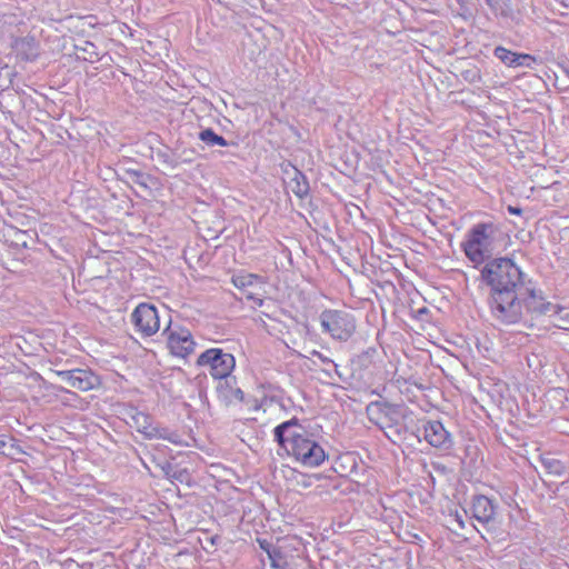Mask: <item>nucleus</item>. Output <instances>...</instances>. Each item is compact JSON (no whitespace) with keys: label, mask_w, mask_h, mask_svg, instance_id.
<instances>
[{"label":"nucleus","mask_w":569,"mask_h":569,"mask_svg":"<svg viewBox=\"0 0 569 569\" xmlns=\"http://www.w3.org/2000/svg\"><path fill=\"white\" fill-rule=\"evenodd\" d=\"M523 273L508 258L488 262L481 270V278L490 287V293H520L523 289Z\"/></svg>","instance_id":"1"},{"label":"nucleus","mask_w":569,"mask_h":569,"mask_svg":"<svg viewBox=\"0 0 569 569\" xmlns=\"http://www.w3.org/2000/svg\"><path fill=\"white\" fill-rule=\"evenodd\" d=\"M499 230L491 222L475 224L467 233L462 248L467 258L481 264L490 258L498 246Z\"/></svg>","instance_id":"2"},{"label":"nucleus","mask_w":569,"mask_h":569,"mask_svg":"<svg viewBox=\"0 0 569 569\" xmlns=\"http://www.w3.org/2000/svg\"><path fill=\"white\" fill-rule=\"evenodd\" d=\"M522 292L490 293L489 307L492 317L502 325L527 322Z\"/></svg>","instance_id":"3"},{"label":"nucleus","mask_w":569,"mask_h":569,"mask_svg":"<svg viewBox=\"0 0 569 569\" xmlns=\"http://www.w3.org/2000/svg\"><path fill=\"white\" fill-rule=\"evenodd\" d=\"M387 376L382 355L378 349L369 348L358 356V380L362 381L365 389L377 392Z\"/></svg>","instance_id":"4"},{"label":"nucleus","mask_w":569,"mask_h":569,"mask_svg":"<svg viewBox=\"0 0 569 569\" xmlns=\"http://www.w3.org/2000/svg\"><path fill=\"white\" fill-rule=\"evenodd\" d=\"M289 455L296 458L306 467H318L325 459L323 448L317 443L306 431L302 437L293 441L292 446L287 450Z\"/></svg>","instance_id":"5"},{"label":"nucleus","mask_w":569,"mask_h":569,"mask_svg":"<svg viewBox=\"0 0 569 569\" xmlns=\"http://www.w3.org/2000/svg\"><path fill=\"white\" fill-rule=\"evenodd\" d=\"M197 365L209 367V372L214 379H224L230 376L236 366L234 357L222 349L212 348L202 352Z\"/></svg>","instance_id":"6"},{"label":"nucleus","mask_w":569,"mask_h":569,"mask_svg":"<svg viewBox=\"0 0 569 569\" xmlns=\"http://www.w3.org/2000/svg\"><path fill=\"white\" fill-rule=\"evenodd\" d=\"M130 418L131 425L147 439H163L173 445L181 443V438L176 431H171L166 427L154 425L152 417L148 413L136 410L133 413H131Z\"/></svg>","instance_id":"7"},{"label":"nucleus","mask_w":569,"mask_h":569,"mask_svg":"<svg viewBox=\"0 0 569 569\" xmlns=\"http://www.w3.org/2000/svg\"><path fill=\"white\" fill-rule=\"evenodd\" d=\"M320 323L323 331L339 340H347L355 329L352 316L340 310H325Z\"/></svg>","instance_id":"8"},{"label":"nucleus","mask_w":569,"mask_h":569,"mask_svg":"<svg viewBox=\"0 0 569 569\" xmlns=\"http://www.w3.org/2000/svg\"><path fill=\"white\" fill-rule=\"evenodd\" d=\"M134 331L142 338L156 335L160 329V318L157 308L150 303H139L130 316Z\"/></svg>","instance_id":"9"},{"label":"nucleus","mask_w":569,"mask_h":569,"mask_svg":"<svg viewBox=\"0 0 569 569\" xmlns=\"http://www.w3.org/2000/svg\"><path fill=\"white\" fill-rule=\"evenodd\" d=\"M163 335L167 336L168 348L173 356L186 358L194 351L196 342L189 329L168 326Z\"/></svg>","instance_id":"10"},{"label":"nucleus","mask_w":569,"mask_h":569,"mask_svg":"<svg viewBox=\"0 0 569 569\" xmlns=\"http://www.w3.org/2000/svg\"><path fill=\"white\" fill-rule=\"evenodd\" d=\"M423 437L435 448L446 450L452 445L450 433L440 421H427L423 425Z\"/></svg>","instance_id":"11"},{"label":"nucleus","mask_w":569,"mask_h":569,"mask_svg":"<svg viewBox=\"0 0 569 569\" xmlns=\"http://www.w3.org/2000/svg\"><path fill=\"white\" fill-rule=\"evenodd\" d=\"M496 510L497 505L495 501L486 496H475L471 501L470 511L472 517L482 525H489L495 520Z\"/></svg>","instance_id":"12"},{"label":"nucleus","mask_w":569,"mask_h":569,"mask_svg":"<svg viewBox=\"0 0 569 569\" xmlns=\"http://www.w3.org/2000/svg\"><path fill=\"white\" fill-rule=\"evenodd\" d=\"M305 432L306 430L292 419L274 428V439L287 451Z\"/></svg>","instance_id":"13"},{"label":"nucleus","mask_w":569,"mask_h":569,"mask_svg":"<svg viewBox=\"0 0 569 569\" xmlns=\"http://www.w3.org/2000/svg\"><path fill=\"white\" fill-rule=\"evenodd\" d=\"M366 411L369 420L380 428L390 426V422L393 420V416L396 415V408L393 406L381 401L370 402L367 406Z\"/></svg>","instance_id":"14"},{"label":"nucleus","mask_w":569,"mask_h":569,"mask_svg":"<svg viewBox=\"0 0 569 569\" xmlns=\"http://www.w3.org/2000/svg\"><path fill=\"white\" fill-rule=\"evenodd\" d=\"M525 312L536 316H556L557 311L560 310V306L547 302L542 297H538L535 291L530 292V297L523 300Z\"/></svg>","instance_id":"15"},{"label":"nucleus","mask_w":569,"mask_h":569,"mask_svg":"<svg viewBox=\"0 0 569 569\" xmlns=\"http://www.w3.org/2000/svg\"><path fill=\"white\" fill-rule=\"evenodd\" d=\"M495 56L509 67H528L530 68L536 59L527 53H515L503 47L495 49Z\"/></svg>","instance_id":"16"},{"label":"nucleus","mask_w":569,"mask_h":569,"mask_svg":"<svg viewBox=\"0 0 569 569\" xmlns=\"http://www.w3.org/2000/svg\"><path fill=\"white\" fill-rule=\"evenodd\" d=\"M98 385V377L89 370L73 369L71 387L80 391H88Z\"/></svg>","instance_id":"17"},{"label":"nucleus","mask_w":569,"mask_h":569,"mask_svg":"<svg viewBox=\"0 0 569 569\" xmlns=\"http://www.w3.org/2000/svg\"><path fill=\"white\" fill-rule=\"evenodd\" d=\"M293 176L290 178L289 188L300 199L308 196L310 187L306 176L297 168H292Z\"/></svg>","instance_id":"18"},{"label":"nucleus","mask_w":569,"mask_h":569,"mask_svg":"<svg viewBox=\"0 0 569 569\" xmlns=\"http://www.w3.org/2000/svg\"><path fill=\"white\" fill-rule=\"evenodd\" d=\"M199 139L208 147L220 146L227 147L230 144L222 136L217 134L211 128L203 129L199 132ZM231 144H237L231 142Z\"/></svg>","instance_id":"19"},{"label":"nucleus","mask_w":569,"mask_h":569,"mask_svg":"<svg viewBox=\"0 0 569 569\" xmlns=\"http://www.w3.org/2000/svg\"><path fill=\"white\" fill-rule=\"evenodd\" d=\"M541 465L547 473L560 477L566 472V466L559 459H556L549 455L540 458Z\"/></svg>","instance_id":"20"},{"label":"nucleus","mask_w":569,"mask_h":569,"mask_svg":"<svg viewBox=\"0 0 569 569\" xmlns=\"http://www.w3.org/2000/svg\"><path fill=\"white\" fill-rule=\"evenodd\" d=\"M491 11L502 18H511L513 10L510 0H486Z\"/></svg>","instance_id":"21"},{"label":"nucleus","mask_w":569,"mask_h":569,"mask_svg":"<svg viewBox=\"0 0 569 569\" xmlns=\"http://www.w3.org/2000/svg\"><path fill=\"white\" fill-rule=\"evenodd\" d=\"M258 281L263 283L261 280V277L254 274V273H241V274H234L231 278V282L233 286L238 289H246L248 287L254 286Z\"/></svg>","instance_id":"22"},{"label":"nucleus","mask_w":569,"mask_h":569,"mask_svg":"<svg viewBox=\"0 0 569 569\" xmlns=\"http://www.w3.org/2000/svg\"><path fill=\"white\" fill-rule=\"evenodd\" d=\"M270 566L274 569H286L288 562L279 548L268 550Z\"/></svg>","instance_id":"23"},{"label":"nucleus","mask_w":569,"mask_h":569,"mask_svg":"<svg viewBox=\"0 0 569 569\" xmlns=\"http://www.w3.org/2000/svg\"><path fill=\"white\" fill-rule=\"evenodd\" d=\"M16 452H22L21 448L14 442L13 439L7 440L6 437L0 436V455L12 456Z\"/></svg>","instance_id":"24"},{"label":"nucleus","mask_w":569,"mask_h":569,"mask_svg":"<svg viewBox=\"0 0 569 569\" xmlns=\"http://www.w3.org/2000/svg\"><path fill=\"white\" fill-rule=\"evenodd\" d=\"M126 174L133 183L148 188L147 176L143 172L136 169H127Z\"/></svg>","instance_id":"25"},{"label":"nucleus","mask_w":569,"mask_h":569,"mask_svg":"<svg viewBox=\"0 0 569 569\" xmlns=\"http://www.w3.org/2000/svg\"><path fill=\"white\" fill-rule=\"evenodd\" d=\"M191 480L190 472L186 468H177L170 473V481L180 483H189Z\"/></svg>","instance_id":"26"},{"label":"nucleus","mask_w":569,"mask_h":569,"mask_svg":"<svg viewBox=\"0 0 569 569\" xmlns=\"http://www.w3.org/2000/svg\"><path fill=\"white\" fill-rule=\"evenodd\" d=\"M561 311H557L556 316L552 318H557L558 322H555V326H557L560 329L569 330V309L560 307Z\"/></svg>","instance_id":"27"},{"label":"nucleus","mask_w":569,"mask_h":569,"mask_svg":"<svg viewBox=\"0 0 569 569\" xmlns=\"http://www.w3.org/2000/svg\"><path fill=\"white\" fill-rule=\"evenodd\" d=\"M157 157L159 161L171 168H176L178 166V161L173 159L169 151H158Z\"/></svg>","instance_id":"28"},{"label":"nucleus","mask_w":569,"mask_h":569,"mask_svg":"<svg viewBox=\"0 0 569 569\" xmlns=\"http://www.w3.org/2000/svg\"><path fill=\"white\" fill-rule=\"evenodd\" d=\"M243 402L244 401V393L240 388H231L230 389V396H229V402Z\"/></svg>","instance_id":"29"},{"label":"nucleus","mask_w":569,"mask_h":569,"mask_svg":"<svg viewBox=\"0 0 569 569\" xmlns=\"http://www.w3.org/2000/svg\"><path fill=\"white\" fill-rule=\"evenodd\" d=\"M56 375L64 382H67L70 387L72 383L73 370H59L56 371Z\"/></svg>","instance_id":"30"},{"label":"nucleus","mask_w":569,"mask_h":569,"mask_svg":"<svg viewBox=\"0 0 569 569\" xmlns=\"http://www.w3.org/2000/svg\"><path fill=\"white\" fill-rule=\"evenodd\" d=\"M450 517H452L453 521L457 523L459 529L465 528V520H463V516L461 513L456 511L455 515H450Z\"/></svg>","instance_id":"31"},{"label":"nucleus","mask_w":569,"mask_h":569,"mask_svg":"<svg viewBox=\"0 0 569 569\" xmlns=\"http://www.w3.org/2000/svg\"><path fill=\"white\" fill-rule=\"evenodd\" d=\"M246 298L248 300H251L254 302V305L261 307L263 305V299H261L260 297H258L257 295L252 293V292H247L246 293Z\"/></svg>","instance_id":"32"},{"label":"nucleus","mask_w":569,"mask_h":569,"mask_svg":"<svg viewBox=\"0 0 569 569\" xmlns=\"http://www.w3.org/2000/svg\"><path fill=\"white\" fill-rule=\"evenodd\" d=\"M176 467L172 466L171 463L167 462L162 466V470L164 472V476L167 479L170 480V473H172V471H174Z\"/></svg>","instance_id":"33"},{"label":"nucleus","mask_w":569,"mask_h":569,"mask_svg":"<svg viewBox=\"0 0 569 569\" xmlns=\"http://www.w3.org/2000/svg\"><path fill=\"white\" fill-rule=\"evenodd\" d=\"M258 542H259L260 548H261L262 550H264L267 553H268V550H270V549H274V548H276L274 546H272V543L268 542V541H267V540H264V539H262V540H261V539H259V540H258Z\"/></svg>","instance_id":"34"},{"label":"nucleus","mask_w":569,"mask_h":569,"mask_svg":"<svg viewBox=\"0 0 569 569\" xmlns=\"http://www.w3.org/2000/svg\"><path fill=\"white\" fill-rule=\"evenodd\" d=\"M508 211L512 214H520L522 212V210L520 208H517V207H512V206H509L508 207Z\"/></svg>","instance_id":"35"},{"label":"nucleus","mask_w":569,"mask_h":569,"mask_svg":"<svg viewBox=\"0 0 569 569\" xmlns=\"http://www.w3.org/2000/svg\"><path fill=\"white\" fill-rule=\"evenodd\" d=\"M458 3L460 4L461 8H466V6L471 1V0H457Z\"/></svg>","instance_id":"36"}]
</instances>
